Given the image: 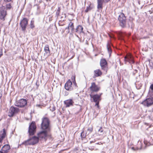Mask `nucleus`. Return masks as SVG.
<instances>
[{
  "label": "nucleus",
  "instance_id": "obj_1",
  "mask_svg": "<svg viewBox=\"0 0 153 153\" xmlns=\"http://www.w3.org/2000/svg\"><path fill=\"white\" fill-rule=\"evenodd\" d=\"M42 120L41 128L43 130L38 133V138L39 139H44L45 141L47 137L49 136L48 132L51 130L50 121L47 117H43Z\"/></svg>",
  "mask_w": 153,
  "mask_h": 153
},
{
  "label": "nucleus",
  "instance_id": "obj_2",
  "mask_svg": "<svg viewBox=\"0 0 153 153\" xmlns=\"http://www.w3.org/2000/svg\"><path fill=\"white\" fill-rule=\"evenodd\" d=\"M118 19L120 26L122 27H125L126 24V19L124 14L121 13L119 16Z\"/></svg>",
  "mask_w": 153,
  "mask_h": 153
},
{
  "label": "nucleus",
  "instance_id": "obj_3",
  "mask_svg": "<svg viewBox=\"0 0 153 153\" xmlns=\"http://www.w3.org/2000/svg\"><path fill=\"white\" fill-rule=\"evenodd\" d=\"M141 104L147 107L152 105L153 104V93L151 96L142 102Z\"/></svg>",
  "mask_w": 153,
  "mask_h": 153
},
{
  "label": "nucleus",
  "instance_id": "obj_4",
  "mask_svg": "<svg viewBox=\"0 0 153 153\" xmlns=\"http://www.w3.org/2000/svg\"><path fill=\"white\" fill-rule=\"evenodd\" d=\"M19 111L18 108L13 106L10 108L8 115L10 117H13Z\"/></svg>",
  "mask_w": 153,
  "mask_h": 153
},
{
  "label": "nucleus",
  "instance_id": "obj_5",
  "mask_svg": "<svg viewBox=\"0 0 153 153\" xmlns=\"http://www.w3.org/2000/svg\"><path fill=\"white\" fill-rule=\"evenodd\" d=\"M100 64L102 69L107 72L108 70V63L106 60L105 59H101Z\"/></svg>",
  "mask_w": 153,
  "mask_h": 153
},
{
  "label": "nucleus",
  "instance_id": "obj_6",
  "mask_svg": "<svg viewBox=\"0 0 153 153\" xmlns=\"http://www.w3.org/2000/svg\"><path fill=\"white\" fill-rule=\"evenodd\" d=\"M15 105L16 106L22 108L26 105L27 104V101L26 100L22 99L17 102L15 103Z\"/></svg>",
  "mask_w": 153,
  "mask_h": 153
},
{
  "label": "nucleus",
  "instance_id": "obj_7",
  "mask_svg": "<svg viewBox=\"0 0 153 153\" xmlns=\"http://www.w3.org/2000/svg\"><path fill=\"white\" fill-rule=\"evenodd\" d=\"M28 22V20L26 18H24L21 21L20 25L22 31H25L26 30Z\"/></svg>",
  "mask_w": 153,
  "mask_h": 153
},
{
  "label": "nucleus",
  "instance_id": "obj_8",
  "mask_svg": "<svg viewBox=\"0 0 153 153\" xmlns=\"http://www.w3.org/2000/svg\"><path fill=\"white\" fill-rule=\"evenodd\" d=\"M90 89L91 91V93L97 92L100 90V87L96 85L95 82H93L91 83Z\"/></svg>",
  "mask_w": 153,
  "mask_h": 153
},
{
  "label": "nucleus",
  "instance_id": "obj_9",
  "mask_svg": "<svg viewBox=\"0 0 153 153\" xmlns=\"http://www.w3.org/2000/svg\"><path fill=\"white\" fill-rule=\"evenodd\" d=\"M36 127L34 123H32L29 126L28 132L30 135H33L35 131Z\"/></svg>",
  "mask_w": 153,
  "mask_h": 153
},
{
  "label": "nucleus",
  "instance_id": "obj_10",
  "mask_svg": "<svg viewBox=\"0 0 153 153\" xmlns=\"http://www.w3.org/2000/svg\"><path fill=\"white\" fill-rule=\"evenodd\" d=\"M90 96L91 98H93L94 101L96 103L95 106H97L98 107H99V103L100 100V96L98 94L92 95L91 94L90 95Z\"/></svg>",
  "mask_w": 153,
  "mask_h": 153
},
{
  "label": "nucleus",
  "instance_id": "obj_11",
  "mask_svg": "<svg viewBox=\"0 0 153 153\" xmlns=\"http://www.w3.org/2000/svg\"><path fill=\"white\" fill-rule=\"evenodd\" d=\"M65 88L66 90L68 91H70L73 90L72 83L70 80H68L65 83Z\"/></svg>",
  "mask_w": 153,
  "mask_h": 153
},
{
  "label": "nucleus",
  "instance_id": "obj_12",
  "mask_svg": "<svg viewBox=\"0 0 153 153\" xmlns=\"http://www.w3.org/2000/svg\"><path fill=\"white\" fill-rule=\"evenodd\" d=\"M6 14L5 7L4 6L0 7V19H3L5 17Z\"/></svg>",
  "mask_w": 153,
  "mask_h": 153
},
{
  "label": "nucleus",
  "instance_id": "obj_13",
  "mask_svg": "<svg viewBox=\"0 0 153 153\" xmlns=\"http://www.w3.org/2000/svg\"><path fill=\"white\" fill-rule=\"evenodd\" d=\"M125 61L128 62L131 64L134 62L132 56L130 54L127 55L125 57Z\"/></svg>",
  "mask_w": 153,
  "mask_h": 153
},
{
  "label": "nucleus",
  "instance_id": "obj_14",
  "mask_svg": "<svg viewBox=\"0 0 153 153\" xmlns=\"http://www.w3.org/2000/svg\"><path fill=\"white\" fill-rule=\"evenodd\" d=\"M31 145H34L38 143L39 139L38 137L34 136L31 138H30Z\"/></svg>",
  "mask_w": 153,
  "mask_h": 153
},
{
  "label": "nucleus",
  "instance_id": "obj_15",
  "mask_svg": "<svg viewBox=\"0 0 153 153\" xmlns=\"http://www.w3.org/2000/svg\"><path fill=\"white\" fill-rule=\"evenodd\" d=\"M10 148V146L9 145L6 144L3 146L1 149V151L4 153H7L8 152Z\"/></svg>",
  "mask_w": 153,
  "mask_h": 153
},
{
  "label": "nucleus",
  "instance_id": "obj_16",
  "mask_svg": "<svg viewBox=\"0 0 153 153\" xmlns=\"http://www.w3.org/2000/svg\"><path fill=\"white\" fill-rule=\"evenodd\" d=\"M6 134V131L4 129L0 131V142L2 143V141L5 138Z\"/></svg>",
  "mask_w": 153,
  "mask_h": 153
},
{
  "label": "nucleus",
  "instance_id": "obj_17",
  "mask_svg": "<svg viewBox=\"0 0 153 153\" xmlns=\"http://www.w3.org/2000/svg\"><path fill=\"white\" fill-rule=\"evenodd\" d=\"M64 103L66 107H69L73 105L74 102L72 99H69L65 101Z\"/></svg>",
  "mask_w": 153,
  "mask_h": 153
},
{
  "label": "nucleus",
  "instance_id": "obj_18",
  "mask_svg": "<svg viewBox=\"0 0 153 153\" xmlns=\"http://www.w3.org/2000/svg\"><path fill=\"white\" fill-rule=\"evenodd\" d=\"M94 76L93 78L100 76L102 74V72L100 69L94 70Z\"/></svg>",
  "mask_w": 153,
  "mask_h": 153
},
{
  "label": "nucleus",
  "instance_id": "obj_19",
  "mask_svg": "<svg viewBox=\"0 0 153 153\" xmlns=\"http://www.w3.org/2000/svg\"><path fill=\"white\" fill-rule=\"evenodd\" d=\"M104 2L103 0H97V8L98 9H102V5Z\"/></svg>",
  "mask_w": 153,
  "mask_h": 153
},
{
  "label": "nucleus",
  "instance_id": "obj_20",
  "mask_svg": "<svg viewBox=\"0 0 153 153\" xmlns=\"http://www.w3.org/2000/svg\"><path fill=\"white\" fill-rule=\"evenodd\" d=\"M44 51L45 52V54H46L47 56H49L50 55V51L49 48V46L48 45H45L44 48Z\"/></svg>",
  "mask_w": 153,
  "mask_h": 153
},
{
  "label": "nucleus",
  "instance_id": "obj_21",
  "mask_svg": "<svg viewBox=\"0 0 153 153\" xmlns=\"http://www.w3.org/2000/svg\"><path fill=\"white\" fill-rule=\"evenodd\" d=\"M83 28L82 26L78 25L76 29L75 32L79 33H83Z\"/></svg>",
  "mask_w": 153,
  "mask_h": 153
},
{
  "label": "nucleus",
  "instance_id": "obj_22",
  "mask_svg": "<svg viewBox=\"0 0 153 153\" xmlns=\"http://www.w3.org/2000/svg\"><path fill=\"white\" fill-rule=\"evenodd\" d=\"M68 28H69V29L71 30V33H73L74 31V23L71 22H70L68 26Z\"/></svg>",
  "mask_w": 153,
  "mask_h": 153
},
{
  "label": "nucleus",
  "instance_id": "obj_23",
  "mask_svg": "<svg viewBox=\"0 0 153 153\" xmlns=\"http://www.w3.org/2000/svg\"><path fill=\"white\" fill-rule=\"evenodd\" d=\"M142 148V143L140 141H138V146L135 148L134 147H132V149L134 150L141 149Z\"/></svg>",
  "mask_w": 153,
  "mask_h": 153
},
{
  "label": "nucleus",
  "instance_id": "obj_24",
  "mask_svg": "<svg viewBox=\"0 0 153 153\" xmlns=\"http://www.w3.org/2000/svg\"><path fill=\"white\" fill-rule=\"evenodd\" d=\"M107 48L108 52V53L109 54V56H110L112 52V50L110 47V45L108 43L107 44Z\"/></svg>",
  "mask_w": 153,
  "mask_h": 153
},
{
  "label": "nucleus",
  "instance_id": "obj_25",
  "mask_svg": "<svg viewBox=\"0 0 153 153\" xmlns=\"http://www.w3.org/2000/svg\"><path fill=\"white\" fill-rule=\"evenodd\" d=\"M31 142L30 141V139H28V140L25 141L22 144H24L25 145H31L30 144Z\"/></svg>",
  "mask_w": 153,
  "mask_h": 153
},
{
  "label": "nucleus",
  "instance_id": "obj_26",
  "mask_svg": "<svg viewBox=\"0 0 153 153\" xmlns=\"http://www.w3.org/2000/svg\"><path fill=\"white\" fill-rule=\"evenodd\" d=\"M93 130V127L92 126L90 127H89L87 129V132L88 135L91 133Z\"/></svg>",
  "mask_w": 153,
  "mask_h": 153
},
{
  "label": "nucleus",
  "instance_id": "obj_27",
  "mask_svg": "<svg viewBox=\"0 0 153 153\" xmlns=\"http://www.w3.org/2000/svg\"><path fill=\"white\" fill-rule=\"evenodd\" d=\"M88 135L87 132L85 133L84 131H83L81 134V136L82 138H85V137L87 135Z\"/></svg>",
  "mask_w": 153,
  "mask_h": 153
},
{
  "label": "nucleus",
  "instance_id": "obj_28",
  "mask_svg": "<svg viewBox=\"0 0 153 153\" xmlns=\"http://www.w3.org/2000/svg\"><path fill=\"white\" fill-rule=\"evenodd\" d=\"M34 21L32 20L31 21L30 23V27L31 28H33L35 26L34 25Z\"/></svg>",
  "mask_w": 153,
  "mask_h": 153
},
{
  "label": "nucleus",
  "instance_id": "obj_29",
  "mask_svg": "<svg viewBox=\"0 0 153 153\" xmlns=\"http://www.w3.org/2000/svg\"><path fill=\"white\" fill-rule=\"evenodd\" d=\"M103 130L102 127H101L98 130V132L100 133V135H102L103 134Z\"/></svg>",
  "mask_w": 153,
  "mask_h": 153
},
{
  "label": "nucleus",
  "instance_id": "obj_30",
  "mask_svg": "<svg viewBox=\"0 0 153 153\" xmlns=\"http://www.w3.org/2000/svg\"><path fill=\"white\" fill-rule=\"evenodd\" d=\"M60 9L59 7L58 8V9L57 10V11L56 12V15L57 16H58L60 12Z\"/></svg>",
  "mask_w": 153,
  "mask_h": 153
},
{
  "label": "nucleus",
  "instance_id": "obj_31",
  "mask_svg": "<svg viewBox=\"0 0 153 153\" xmlns=\"http://www.w3.org/2000/svg\"><path fill=\"white\" fill-rule=\"evenodd\" d=\"M91 8L90 7H87L86 9L85 10V12H88L89 11L91 10Z\"/></svg>",
  "mask_w": 153,
  "mask_h": 153
},
{
  "label": "nucleus",
  "instance_id": "obj_32",
  "mask_svg": "<svg viewBox=\"0 0 153 153\" xmlns=\"http://www.w3.org/2000/svg\"><path fill=\"white\" fill-rule=\"evenodd\" d=\"M6 8L7 9H10L11 7V6L10 4H7L6 5Z\"/></svg>",
  "mask_w": 153,
  "mask_h": 153
},
{
  "label": "nucleus",
  "instance_id": "obj_33",
  "mask_svg": "<svg viewBox=\"0 0 153 153\" xmlns=\"http://www.w3.org/2000/svg\"><path fill=\"white\" fill-rule=\"evenodd\" d=\"M68 94V93L66 91H64V95L65 96H67Z\"/></svg>",
  "mask_w": 153,
  "mask_h": 153
},
{
  "label": "nucleus",
  "instance_id": "obj_34",
  "mask_svg": "<svg viewBox=\"0 0 153 153\" xmlns=\"http://www.w3.org/2000/svg\"><path fill=\"white\" fill-rule=\"evenodd\" d=\"M150 88L152 90H153V84L150 85Z\"/></svg>",
  "mask_w": 153,
  "mask_h": 153
},
{
  "label": "nucleus",
  "instance_id": "obj_35",
  "mask_svg": "<svg viewBox=\"0 0 153 153\" xmlns=\"http://www.w3.org/2000/svg\"><path fill=\"white\" fill-rule=\"evenodd\" d=\"M109 36L110 38H114V36L113 34H111L109 35Z\"/></svg>",
  "mask_w": 153,
  "mask_h": 153
},
{
  "label": "nucleus",
  "instance_id": "obj_36",
  "mask_svg": "<svg viewBox=\"0 0 153 153\" xmlns=\"http://www.w3.org/2000/svg\"><path fill=\"white\" fill-rule=\"evenodd\" d=\"M104 1V2L105 3H107L110 0H103Z\"/></svg>",
  "mask_w": 153,
  "mask_h": 153
},
{
  "label": "nucleus",
  "instance_id": "obj_37",
  "mask_svg": "<svg viewBox=\"0 0 153 153\" xmlns=\"http://www.w3.org/2000/svg\"><path fill=\"white\" fill-rule=\"evenodd\" d=\"M12 0H4V1H7V2H9V1H11Z\"/></svg>",
  "mask_w": 153,
  "mask_h": 153
},
{
  "label": "nucleus",
  "instance_id": "obj_38",
  "mask_svg": "<svg viewBox=\"0 0 153 153\" xmlns=\"http://www.w3.org/2000/svg\"><path fill=\"white\" fill-rule=\"evenodd\" d=\"M2 55V52L0 51V57H1V56Z\"/></svg>",
  "mask_w": 153,
  "mask_h": 153
},
{
  "label": "nucleus",
  "instance_id": "obj_39",
  "mask_svg": "<svg viewBox=\"0 0 153 153\" xmlns=\"http://www.w3.org/2000/svg\"><path fill=\"white\" fill-rule=\"evenodd\" d=\"M2 96V94L0 92V99Z\"/></svg>",
  "mask_w": 153,
  "mask_h": 153
},
{
  "label": "nucleus",
  "instance_id": "obj_40",
  "mask_svg": "<svg viewBox=\"0 0 153 153\" xmlns=\"http://www.w3.org/2000/svg\"><path fill=\"white\" fill-rule=\"evenodd\" d=\"M79 111H80L81 110H82V108L80 106H79Z\"/></svg>",
  "mask_w": 153,
  "mask_h": 153
},
{
  "label": "nucleus",
  "instance_id": "obj_41",
  "mask_svg": "<svg viewBox=\"0 0 153 153\" xmlns=\"http://www.w3.org/2000/svg\"><path fill=\"white\" fill-rule=\"evenodd\" d=\"M94 142L93 141H91L90 142V143H94Z\"/></svg>",
  "mask_w": 153,
  "mask_h": 153
},
{
  "label": "nucleus",
  "instance_id": "obj_42",
  "mask_svg": "<svg viewBox=\"0 0 153 153\" xmlns=\"http://www.w3.org/2000/svg\"><path fill=\"white\" fill-rule=\"evenodd\" d=\"M55 110V108H53V110H52V111H54V110Z\"/></svg>",
  "mask_w": 153,
  "mask_h": 153
},
{
  "label": "nucleus",
  "instance_id": "obj_43",
  "mask_svg": "<svg viewBox=\"0 0 153 153\" xmlns=\"http://www.w3.org/2000/svg\"><path fill=\"white\" fill-rule=\"evenodd\" d=\"M65 29H69V28H68V27H66V28H65Z\"/></svg>",
  "mask_w": 153,
  "mask_h": 153
},
{
  "label": "nucleus",
  "instance_id": "obj_44",
  "mask_svg": "<svg viewBox=\"0 0 153 153\" xmlns=\"http://www.w3.org/2000/svg\"><path fill=\"white\" fill-rule=\"evenodd\" d=\"M135 73L137 72V70H135Z\"/></svg>",
  "mask_w": 153,
  "mask_h": 153
},
{
  "label": "nucleus",
  "instance_id": "obj_45",
  "mask_svg": "<svg viewBox=\"0 0 153 153\" xmlns=\"http://www.w3.org/2000/svg\"><path fill=\"white\" fill-rule=\"evenodd\" d=\"M37 106H40V105H37Z\"/></svg>",
  "mask_w": 153,
  "mask_h": 153
},
{
  "label": "nucleus",
  "instance_id": "obj_46",
  "mask_svg": "<svg viewBox=\"0 0 153 153\" xmlns=\"http://www.w3.org/2000/svg\"><path fill=\"white\" fill-rule=\"evenodd\" d=\"M69 32H70L69 30H68V33H69Z\"/></svg>",
  "mask_w": 153,
  "mask_h": 153
},
{
  "label": "nucleus",
  "instance_id": "obj_47",
  "mask_svg": "<svg viewBox=\"0 0 153 153\" xmlns=\"http://www.w3.org/2000/svg\"><path fill=\"white\" fill-rule=\"evenodd\" d=\"M144 143H145V144H146V142H145V141H144Z\"/></svg>",
  "mask_w": 153,
  "mask_h": 153
},
{
  "label": "nucleus",
  "instance_id": "obj_48",
  "mask_svg": "<svg viewBox=\"0 0 153 153\" xmlns=\"http://www.w3.org/2000/svg\"><path fill=\"white\" fill-rule=\"evenodd\" d=\"M74 81H75V77H74Z\"/></svg>",
  "mask_w": 153,
  "mask_h": 153
},
{
  "label": "nucleus",
  "instance_id": "obj_49",
  "mask_svg": "<svg viewBox=\"0 0 153 153\" xmlns=\"http://www.w3.org/2000/svg\"><path fill=\"white\" fill-rule=\"evenodd\" d=\"M76 36L78 37V36L77 35H76Z\"/></svg>",
  "mask_w": 153,
  "mask_h": 153
}]
</instances>
